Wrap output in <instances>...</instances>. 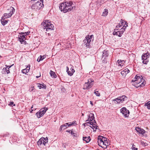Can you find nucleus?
<instances>
[{
	"instance_id": "6e6552de",
	"label": "nucleus",
	"mask_w": 150,
	"mask_h": 150,
	"mask_svg": "<svg viewBox=\"0 0 150 150\" xmlns=\"http://www.w3.org/2000/svg\"><path fill=\"white\" fill-rule=\"evenodd\" d=\"M93 82V80L91 79H89L88 80L87 82L85 83V89H88L92 87L93 84L92 82Z\"/></svg>"
},
{
	"instance_id": "6ab92c4d",
	"label": "nucleus",
	"mask_w": 150,
	"mask_h": 150,
	"mask_svg": "<svg viewBox=\"0 0 150 150\" xmlns=\"http://www.w3.org/2000/svg\"><path fill=\"white\" fill-rule=\"evenodd\" d=\"M112 101H114V102L115 104L120 103H121L120 100V99L119 98V97L117 98L112 100Z\"/></svg>"
},
{
	"instance_id": "ddd939ff",
	"label": "nucleus",
	"mask_w": 150,
	"mask_h": 150,
	"mask_svg": "<svg viewBox=\"0 0 150 150\" xmlns=\"http://www.w3.org/2000/svg\"><path fill=\"white\" fill-rule=\"evenodd\" d=\"M135 130L139 133L142 134H143L145 132V131L144 129L138 127H136Z\"/></svg>"
},
{
	"instance_id": "cd10ccee",
	"label": "nucleus",
	"mask_w": 150,
	"mask_h": 150,
	"mask_svg": "<svg viewBox=\"0 0 150 150\" xmlns=\"http://www.w3.org/2000/svg\"><path fill=\"white\" fill-rule=\"evenodd\" d=\"M108 13V10L107 9H105L104 10V11L103 12L102 16H106L107 15Z\"/></svg>"
},
{
	"instance_id": "49530a36",
	"label": "nucleus",
	"mask_w": 150,
	"mask_h": 150,
	"mask_svg": "<svg viewBox=\"0 0 150 150\" xmlns=\"http://www.w3.org/2000/svg\"><path fill=\"white\" fill-rule=\"evenodd\" d=\"M14 104V103L13 102H10L9 105H13Z\"/></svg>"
},
{
	"instance_id": "1a4fd4ad",
	"label": "nucleus",
	"mask_w": 150,
	"mask_h": 150,
	"mask_svg": "<svg viewBox=\"0 0 150 150\" xmlns=\"http://www.w3.org/2000/svg\"><path fill=\"white\" fill-rule=\"evenodd\" d=\"M145 55H146V58H145V57L144 55H142V60H143L142 62L144 64H147V63L149 62L148 59L150 56L149 53L147 52L146 53H145Z\"/></svg>"
},
{
	"instance_id": "4be33fe9",
	"label": "nucleus",
	"mask_w": 150,
	"mask_h": 150,
	"mask_svg": "<svg viewBox=\"0 0 150 150\" xmlns=\"http://www.w3.org/2000/svg\"><path fill=\"white\" fill-rule=\"evenodd\" d=\"M117 62L118 63L119 65L120 66H122L124 65V63L125 62V61L124 60H118L117 61Z\"/></svg>"
},
{
	"instance_id": "c03bdc74",
	"label": "nucleus",
	"mask_w": 150,
	"mask_h": 150,
	"mask_svg": "<svg viewBox=\"0 0 150 150\" xmlns=\"http://www.w3.org/2000/svg\"><path fill=\"white\" fill-rule=\"evenodd\" d=\"M10 73L9 69H7V71H6V73L8 74Z\"/></svg>"
},
{
	"instance_id": "f3484780",
	"label": "nucleus",
	"mask_w": 150,
	"mask_h": 150,
	"mask_svg": "<svg viewBox=\"0 0 150 150\" xmlns=\"http://www.w3.org/2000/svg\"><path fill=\"white\" fill-rule=\"evenodd\" d=\"M37 85L38 87L39 88V89L44 88L45 89H46L47 88L46 86L45 85L39 83H37Z\"/></svg>"
},
{
	"instance_id": "864d4df0",
	"label": "nucleus",
	"mask_w": 150,
	"mask_h": 150,
	"mask_svg": "<svg viewBox=\"0 0 150 150\" xmlns=\"http://www.w3.org/2000/svg\"><path fill=\"white\" fill-rule=\"evenodd\" d=\"M61 90L63 91L64 92V91H65V89L64 88L62 87L61 88Z\"/></svg>"
},
{
	"instance_id": "2eb2a0df",
	"label": "nucleus",
	"mask_w": 150,
	"mask_h": 150,
	"mask_svg": "<svg viewBox=\"0 0 150 150\" xmlns=\"http://www.w3.org/2000/svg\"><path fill=\"white\" fill-rule=\"evenodd\" d=\"M102 139H101V138H100L98 137V143L99 145L102 148L103 146V142L102 141Z\"/></svg>"
},
{
	"instance_id": "20e7f679",
	"label": "nucleus",
	"mask_w": 150,
	"mask_h": 150,
	"mask_svg": "<svg viewBox=\"0 0 150 150\" xmlns=\"http://www.w3.org/2000/svg\"><path fill=\"white\" fill-rule=\"evenodd\" d=\"M30 33L29 31H28L25 32H21L19 33V35H18V38L21 43L25 44L26 42L25 41V36L28 35Z\"/></svg>"
},
{
	"instance_id": "473e14b6",
	"label": "nucleus",
	"mask_w": 150,
	"mask_h": 150,
	"mask_svg": "<svg viewBox=\"0 0 150 150\" xmlns=\"http://www.w3.org/2000/svg\"><path fill=\"white\" fill-rule=\"evenodd\" d=\"M67 127L66 126L65 124H64L60 126V130H64V129H66Z\"/></svg>"
},
{
	"instance_id": "f8f14e48",
	"label": "nucleus",
	"mask_w": 150,
	"mask_h": 150,
	"mask_svg": "<svg viewBox=\"0 0 150 150\" xmlns=\"http://www.w3.org/2000/svg\"><path fill=\"white\" fill-rule=\"evenodd\" d=\"M115 30L114 31L113 33V34L114 35H117L119 37H121L122 36V34L124 32V30H122L121 31H117V32L115 31V30Z\"/></svg>"
},
{
	"instance_id": "f704fd0d",
	"label": "nucleus",
	"mask_w": 150,
	"mask_h": 150,
	"mask_svg": "<svg viewBox=\"0 0 150 150\" xmlns=\"http://www.w3.org/2000/svg\"><path fill=\"white\" fill-rule=\"evenodd\" d=\"M108 145V142H105L103 143V146L102 148L104 149L106 148L107 147Z\"/></svg>"
},
{
	"instance_id": "58836bf2",
	"label": "nucleus",
	"mask_w": 150,
	"mask_h": 150,
	"mask_svg": "<svg viewBox=\"0 0 150 150\" xmlns=\"http://www.w3.org/2000/svg\"><path fill=\"white\" fill-rule=\"evenodd\" d=\"M2 18H8V15H7V13H4V16H3Z\"/></svg>"
},
{
	"instance_id": "4468645a",
	"label": "nucleus",
	"mask_w": 150,
	"mask_h": 150,
	"mask_svg": "<svg viewBox=\"0 0 150 150\" xmlns=\"http://www.w3.org/2000/svg\"><path fill=\"white\" fill-rule=\"evenodd\" d=\"M139 80H135L134 81L133 80H132V82H134L136 84H138L139 83L143 81V82L141 83V84L140 85V86H144L145 84V82H144V81H143L142 80V81H139Z\"/></svg>"
},
{
	"instance_id": "7ed1b4c3",
	"label": "nucleus",
	"mask_w": 150,
	"mask_h": 150,
	"mask_svg": "<svg viewBox=\"0 0 150 150\" xmlns=\"http://www.w3.org/2000/svg\"><path fill=\"white\" fill-rule=\"evenodd\" d=\"M43 0H40V1H38L35 4H33L31 6L32 9L35 11L39 10L43 6Z\"/></svg>"
},
{
	"instance_id": "69168bd1",
	"label": "nucleus",
	"mask_w": 150,
	"mask_h": 150,
	"mask_svg": "<svg viewBox=\"0 0 150 150\" xmlns=\"http://www.w3.org/2000/svg\"><path fill=\"white\" fill-rule=\"evenodd\" d=\"M82 116H83V115H84L83 114V113H82Z\"/></svg>"
},
{
	"instance_id": "603ef678",
	"label": "nucleus",
	"mask_w": 150,
	"mask_h": 150,
	"mask_svg": "<svg viewBox=\"0 0 150 150\" xmlns=\"http://www.w3.org/2000/svg\"><path fill=\"white\" fill-rule=\"evenodd\" d=\"M121 26V25H120V24H119V25H117L116 26V28H120Z\"/></svg>"
},
{
	"instance_id": "f03ea898",
	"label": "nucleus",
	"mask_w": 150,
	"mask_h": 150,
	"mask_svg": "<svg viewBox=\"0 0 150 150\" xmlns=\"http://www.w3.org/2000/svg\"><path fill=\"white\" fill-rule=\"evenodd\" d=\"M41 25L44 27V29L46 31H52L54 30V27L52 24L49 20H46L42 23Z\"/></svg>"
},
{
	"instance_id": "f257e3e1",
	"label": "nucleus",
	"mask_w": 150,
	"mask_h": 150,
	"mask_svg": "<svg viewBox=\"0 0 150 150\" xmlns=\"http://www.w3.org/2000/svg\"><path fill=\"white\" fill-rule=\"evenodd\" d=\"M86 117L85 121V126L86 125L89 126L90 127L93 129H95L96 130L98 129V126L96 125V122L94 119L95 118L93 113L90 112H87Z\"/></svg>"
},
{
	"instance_id": "de8ad7c7",
	"label": "nucleus",
	"mask_w": 150,
	"mask_h": 150,
	"mask_svg": "<svg viewBox=\"0 0 150 150\" xmlns=\"http://www.w3.org/2000/svg\"><path fill=\"white\" fill-rule=\"evenodd\" d=\"M121 20L122 21L121 22H120V25H122L123 24V21L122 20V19Z\"/></svg>"
},
{
	"instance_id": "5701e85b",
	"label": "nucleus",
	"mask_w": 150,
	"mask_h": 150,
	"mask_svg": "<svg viewBox=\"0 0 150 150\" xmlns=\"http://www.w3.org/2000/svg\"><path fill=\"white\" fill-rule=\"evenodd\" d=\"M70 70L71 71H68V74L69 75L71 76L72 75H73V73L74 72L75 70L74 69L72 68V67L71 68V69H70Z\"/></svg>"
},
{
	"instance_id": "3c124183",
	"label": "nucleus",
	"mask_w": 150,
	"mask_h": 150,
	"mask_svg": "<svg viewBox=\"0 0 150 150\" xmlns=\"http://www.w3.org/2000/svg\"><path fill=\"white\" fill-rule=\"evenodd\" d=\"M41 61V59H40V57H39L37 60V61L38 62H40V61Z\"/></svg>"
},
{
	"instance_id": "13d9d810",
	"label": "nucleus",
	"mask_w": 150,
	"mask_h": 150,
	"mask_svg": "<svg viewBox=\"0 0 150 150\" xmlns=\"http://www.w3.org/2000/svg\"><path fill=\"white\" fill-rule=\"evenodd\" d=\"M70 132L72 135H73V133H74V132H73V131L72 130H71V132Z\"/></svg>"
},
{
	"instance_id": "bf43d9fd",
	"label": "nucleus",
	"mask_w": 150,
	"mask_h": 150,
	"mask_svg": "<svg viewBox=\"0 0 150 150\" xmlns=\"http://www.w3.org/2000/svg\"><path fill=\"white\" fill-rule=\"evenodd\" d=\"M41 76V75H40V76H36V78H38L39 77H40Z\"/></svg>"
},
{
	"instance_id": "2f4dec72",
	"label": "nucleus",
	"mask_w": 150,
	"mask_h": 150,
	"mask_svg": "<svg viewBox=\"0 0 150 150\" xmlns=\"http://www.w3.org/2000/svg\"><path fill=\"white\" fill-rule=\"evenodd\" d=\"M98 137L101 138L102 141H103V142H108L106 138L101 136H99Z\"/></svg>"
},
{
	"instance_id": "e2e57ef3",
	"label": "nucleus",
	"mask_w": 150,
	"mask_h": 150,
	"mask_svg": "<svg viewBox=\"0 0 150 150\" xmlns=\"http://www.w3.org/2000/svg\"><path fill=\"white\" fill-rule=\"evenodd\" d=\"M142 55H144V56L145 57H144V58H146V55H145V53H144V54H143Z\"/></svg>"
},
{
	"instance_id": "37998d69",
	"label": "nucleus",
	"mask_w": 150,
	"mask_h": 150,
	"mask_svg": "<svg viewBox=\"0 0 150 150\" xmlns=\"http://www.w3.org/2000/svg\"><path fill=\"white\" fill-rule=\"evenodd\" d=\"M126 26H125V25H124L123 27L121 29L122 30H123L124 31L125 30V29L126 28Z\"/></svg>"
},
{
	"instance_id": "c9c22d12",
	"label": "nucleus",
	"mask_w": 150,
	"mask_h": 150,
	"mask_svg": "<svg viewBox=\"0 0 150 150\" xmlns=\"http://www.w3.org/2000/svg\"><path fill=\"white\" fill-rule=\"evenodd\" d=\"M15 9H13L12 11V12H10V13H9L8 14H7L8 18H9L12 16V14L13 13V12L15 11Z\"/></svg>"
},
{
	"instance_id": "9d476101",
	"label": "nucleus",
	"mask_w": 150,
	"mask_h": 150,
	"mask_svg": "<svg viewBox=\"0 0 150 150\" xmlns=\"http://www.w3.org/2000/svg\"><path fill=\"white\" fill-rule=\"evenodd\" d=\"M120 112L122 113L125 117H127L128 116L129 112V110H127L126 108L125 107L122 108L120 109Z\"/></svg>"
},
{
	"instance_id": "39448f33",
	"label": "nucleus",
	"mask_w": 150,
	"mask_h": 150,
	"mask_svg": "<svg viewBox=\"0 0 150 150\" xmlns=\"http://www.w3.org/2000/svg\"><path fill=\"white\" fill-rule=\"evenodd\" d=\"M93 35H88L85 37V43H86V46L88 48L90 47V43L91 40H93Z\"/></svg>"
},
{
	"instance_id": "4d7b16f0",
	"label": "nucleus",
	"mask_w": 150,
	"mask_h": 150,
	"mask_svg": "<svg viewBox=\"0 0 150 150\" xmlns=\"http://www.w3.org/2000/svg\"><path fill=\"white\" fill-rule=\"evenodd\" d=\"M146 106H147V108L148 109H150V105H146Z\"/></svg>"
},
{
	"instance_id": "b1692460",
	"label": "nucleus",
	"mask_w": 150,
	"mask_h": 150,
	"mask_svg": "<svg viewBox=\"0 0 150 150\" xmlns=\"http://www.w3.org/2000/svg\"><path fill=\"white\" fill-rule=\"evenodd\" d=\"M50 74L51 77H52L53 78H56L57 76L55 74V72L53 71L52 70L50 71Z\"/></svg>"
},
{
	"instance_id": "0e129e2a",
	"label": "nucleus",
	"mask_w": 150,
	"mask_h": 150,
	"mask_svg": "<svg viewBox=\"0 0 150 150\" xmlns=\"http://www.w3.org/2000/svg\"><path fill=\"white\" fill-rule=\"evenodd\" d=\"M83 141H84V136L83 137Z\"/></svg>"
},
{
	"instance_id": "a211bd4d",
	"label": "nucleus",
	"mask_w": 150,
	"mask_h": 150,
	"mask_svg": "<svg viewBox=\"0 0 150 150\" xmlns=\"http://www.w3.org/2000/svg\"><path fill=\"white\" fill-rule=\"evenodd\" d=\"M6 18H2L1 20V23L3 25H4L8 22V20L6 19Z\"/></svg>"
},
{
	"instance_id": "72a5a7b5",
	"label": "nucleus",
	"mask_w": 150,
	"mask_h": 150,
	"mask_svg": "<svg viewBox=\"0 0 150 150\" xmlns=\"http://www.w3.org/2000/svg\"><path fill=\"white\" fill-rule=\"evenodd\" d=\"M7 71V68H4L2 69L1 73L3 74H6V71Z\"/></svg>"
},
{
	"instance_id": "8fccbe9b",
	"label": "nucleus",
	"mask_w": 150,
	"mask_h": 150,
	"mask_svg": "<svg viewBox=\"0 0 150 150\" xmlns=\"http://www.w3.org/2000/svg\"><path fill=\"white\" fill-rule=\"evenodd\" d=\"M73 136L74 137H76V134L75 133H73Z\"/></svg>"
},
{
	"instance_id": "a18cd8bd",
	"label": "nucleus",
	"mask_w": 150,
	"mask_h": 150,
	"mask_svg": "<svg viewBox=\"0 0 150 150\" xmlns=\"http://www.w3.org/2000/svg\"><path fill=\"white\" fill-rule=\"evenodd\" d=\"M132 150H137V148L134 147L133 145L132 146Z\"/></svg>"
},
{
	"instance_id": "9b49d317",
	"label": "nucleus",
	"mask_w": 150,
	"mask_h": 150,
	"mask_svg": "<svg viewBox=\"0 0 150 150\" xmlns=\"http://www.w3.org/2000/svg\"><path fill=\"white\" fill-rule=\"evenodd\" d=\"M67 2H64L59 4V8L61 11L64 13V11L66 9Z\"/></svg>"
},
{
	"instance_id": "c756f323",
	"label": "nucleus",
	"mask_w": 150,
	"mask_h": 150,
	"mask_svg": "<svg viewBox=\"0 0 150 150\" xmlns=\"http://www.w3.org/2000/svg\"><path fill=\"white\" fill-rule=\"evenodd\" d=\"M43 140L42 141L43 142V144L44 146L45 145V144L48 142V138L47 137L45 138H44V139H43Z\"/></svg>"
},
{
	"instance_id": "bb28decb",
	"label": "nucleus",
	"mask_w": 150,
	"mask_h": 150,
	"mask_svg": "<svg viewBox=\"0 0 150 150\" xmlns=\"http://www.w3.org/2000/svg\"><path fill=\"white\" fill-rule=\"evenodd\" d=\"M30 69V67H27L26 69H25L22 70V71L23 73H25V72L26 73H28L29 71V70Z\"/></svg>"
},
{
	"instance_id": "dca6fc26",
	"label": "nucleus",
	"mask_w": 150,
	"mask_h": 150,
	"mask_svg": "<svg viewBox=\"0 0 150 150\" xmlns=\"http://www.w3.org/2000/svg\"><path fill=\"white\" fill-rule=\"evenodd\" d=\"M129 72L130 71L129 69H126L122 71L121 73L122 75L124 76L129 73Z\"/></svg>"
},
{
	"instance_id": "052dcab7",
	"label": "nucleus",
	"mask_w": 150,
	"mask_h": 150,
	"mask_svg": "<svg viewBox=\"0 0 150 150\" xmlns=\"http://www.w3.org/2000/svg\"><path fill=\"white\" fill-rule=\"evenodd\" d=\"M66 131L68 132H71V130H67Z\"/></svg>"
},
{
	"instance_id": "0eeeda50",
	"label": "nucleus",
	"mask_w": 150,
	"mask_h": 150,
	"mask_svg": "<svg viewBox=\"0 0 150 150\" xmlns=\"http://www.w3.org/2000/svg\"><path fill=\"white\" fill-rule=\"evenodd\" d=\"M73 2L72 1H69L67 2V5L64 11V13H66L67 12L70 11L73 8V6L72 5Z\"/></svg>"
},
{
	"instance_id": "6e6d98bb",
	"label": "nucleus",
	"mask_w": 150,
	"mask_h": 150,
	"mask_svg": "<svg viewBox=\"0 0 150 150\" xmlns=\"http://www.w3.org/2000/svg\"><path fill=\"white\" fill-rule=\"evenodd\" d=\"M69 68L68 67H67V72L68 73V72L69 71Z\"/></svg>"
},
{
	"instance_id": "a19ab883",
	"label": "nucleus",
	"mask_w": 150,
	"mask_h": 150,
	"mask_svg": "<svg viewBox=\"0 0 150 150\" xmlns=\"http://www.w3.org/2000/svg\"><path fill=\"white\" fill-rule=\"evenodd\" d=\"M147 105H150V101H149L147 103H146L145 104V106H146Z\"/></svg>"
},
{
	"instance_id": "4c0bfd02",
	"label": "nucleus",
	"mask_w": 150,
	"mask_h": 150,
	"mask_svg": "<svg viewBox=\"0 0 150 150\" xmlns=\"http://www.w3.org/2000/svg\"><path fill=\"white\" fill-rule=\"evenodd\" d=\"M69 123H70V125H69V126H71L74 125L76 124V121H73L72 122H69Z\"/></svg>"
},
{
	"instance_id": "c85d7f7f",
	"label": "nucleus",
	"mask_w": 150,
	"mask_h": 150,
	"mask_svg": "<svg viewBox=\"0 0 150 150\" xmlns=\"http://www.w3.org/2000/svg\"><path fill=\"white\" fill-rule=\"evenodd\" d=\"M91 140V137L90 136L85 137V142L86 143L89 142Z\"/></svg>"
},
{
	"instance_id": "423d86ee",
	"label": "nucleus",
	"mask_w": 150,
	"mask_h": 150,
	"mask_svg": "<svg viewBox=\"0 0 150 150\" xmlns=\"http://www.w3.org/2000/svg\"><path fill=\"white\" fill-rule=\"evenodd\" d=\"M47 110L48 108H43L41 109L39 112H37L36 113V115L37 117L38 118H40L41 117H42L45 113Z\"/></svg>"
},
{
	"instance_id": "393cba45",
	"label": "nucleus",
	"mask_w": 150,
	"mask_h": 150,
	"mask_svg": "<svg viewBox=\"0 0 150 150\" xmlns=\"http://www.w3.org/2000/svg\"><path fill=\"white\" fill-rule=\"evenodd\" d=\"M135 79H136L135 80H139V81H142V80L143 81L144 80L143 78H142L140 76H137V75L135 76Z\"/></svg>"
},
{
	"instance_id": "338daca9",
	"label": "nucleus",
	"mask_w": 150,
	"mask_h": 150,
	"mask_svg": "<svg viewBox=\"0 0 150 150\" xmlns=\"http://www.w3.org/2000/svg\"><path fill=\"white\" fill-rule=\"evenodd\" d=\"M82 125H83V126H84V123Z\"/></svg>"
},
{
	"instance_id": "680f3d73",
	"label": "nucleus",
	"mask_w": 150,
	"mask_h": 150,
	"mask_svg": "<svg viewBox=\"0 0 150 150\" xmlns=\"http://www.w3.org/2000/svg\"><path fill=\"white\" fill-rule=\"evenodd\" d=\"M90 103L92 105H93V103L91 101H90Z\"/></svg>"
},
{
	"instance_id": "a878e982",
	"label": "nucleus",
	"mask_w": 150,
	"mask_h": 150,
	"mask_svg": "<svg viewBox=\"0 0 150 150\" xmlns=\"http://www.w3.org/2000/svg\"><path fill=\"white\" fill-rule=\"evenodd\" d=\"M103 57H106L108 56V53L107 51L104 50L103 52Z\"/></svg>"
},
{
	"instance_id": "7c9ffc66",
	"label": "nucleus",
	"mask_w": 150,
	"mask_h": 150,
	"mask_svg": "<svg viewBox=\"0 0 150 150\" xmlns=\"http://www.w3.org/2000/svg\"><path fill=\"white\" fill-rule=\"evenodd\" d=\"M98 137L101 138L102 141H103V142H108L106 138L101 136H99Z\"/></svg>"
},
{
	"instance_id": "774afa93",
	"label": "nucleus",
	"mask_w": 150,
	"mask_h": 150,
	"mask_svg": "<svg viewBox=\"0 0 150 150\" xmlns=\"http://www.w3.org/2000/svg\"><path fill=\"white\" fill-rule=\"evenodd\" d=\"M33 108V106H32V107H31V108Z\"/></svg>"
},
{
	"instance_id": "09e8293b",
	"label": "nucleus",
	"mask_w": 150,
	"mask_h": 150,
	"mask_svg": "<svg viewBox=\"0 0 150 150\" xmlns=\"http://www.w3.org/2000/svg\"><path fill=\"white\" fill-rule=\"evenodd\" d=\"M69 123H67L65 124V125H66V126L67 127V126H69V125H70V124H69Z\"/></svg>"
},
{
	"instance_id": "412c9836",
	"label": "nucleus",
	"mask_w": 150,
	"mask_h": 150,
	"mask_svg": "<svg viewBox=\"0 0 150 150\" xmlns=\"http://www.w3.org/2000/svg\"><path fill=\"white\" fill-rule=\"evenodd\" d=\"M43 139H44V137H42L38 141L37 143L38 146H40L42 144H43V142H42L43 140Z\"/></svg>"
},
{
	"instance_id": "e433bc0d",
	"label": "nucleus",
	"mask_w": 150,
	"mask_h": 150,
	"mask_svg": "<svg viewBox=\"0 0 150 150\" xmlns=\"http://www.w3.org/2000/svg\"><path fill=\"white\" fill-rule=\"evenodd\" d=\"M94 93L97 96H100V93L98 92V91H95L94 92Z\"/></svg>"
},
{
	"instance_id": "79ce46f5",
	"label": "nucleus",
	"mask_w": 150,
	"mask_h": 150,
	"mask_svg": "<svg viewBox=\"0 0 150 150\" xmlns=\"http://www.w3.org/2000/svg\"><path fill=\"white\" fill-rule=\"evenodd\" d=\"M13 65H11V66H7V65H5L6 67V68H7V69H9L11 68V67Z\"/></svg>"
},
{
	"instance_id": "ea45409f",
	"label": "nucleus",
	"mask_w": 150,
	"mask_h": 150,
	"mask_svg": "<svg viewBox=\"0 0 150 150\" xmlns=\"http://www.w3.org/2000/svg\"><path fill=\"white\" fill-rule=\"evenodd\" d=\"M45 58V57L44 55L43 56H42L41 55H40V59H41V61H42V60Z\"/></svg>"
},
{
	"instance_id": "aec40b11",
	"label": "nucleus",
	"mask_w": 150,
	"mask_h": 150,
	"mask_svg": "<svg viewBox=\"0 0 150 150\" xmlns=\"http://www.w3.org/2000/svg\"><path fill=\"white\" fill-rule=\"evenodd\" d=\"M127 97L125 95H123L122 96H119V98L120 99L121 103H122L124 101L126 100Z\"/></svg>"
},
{
	"instance_id": "5fc2aeb1",
	"label": "nucleus",
	"mask_w": 150,
	"mask_h": 150,
	"mask_svg": "<svg viewBox=\"0 0 150 150\" xmlns=\"http://www.w3.org/2000/svg\"><path fill=\"white\" fill-rule=\"evenodd\" d=\"M128 23L127 22H125V23L124 25L126 26L127 27L128 26Z\"/></svg>"
}]
</instances>
